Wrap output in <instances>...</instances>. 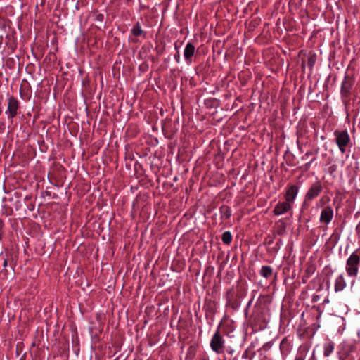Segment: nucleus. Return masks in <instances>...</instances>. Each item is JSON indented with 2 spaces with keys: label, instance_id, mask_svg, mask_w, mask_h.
Segmentation results:
<instances>
[{
  "label": "nucleus",
  "instance_id": "8",
  "mask_svg": "<svg viewBox=\"0 0 360 360\" xmlns=\"http://www.w3.org/2000/svg\"><path fill=\"white\" fill-rule=\"evenodd\" d=\"M298 193V187L296 186H290L287 189L285 198V201L290 202L291 205L293 204Z\"/></svg>",
  "mask_w": 360,
  "mask_h": 360
},
{
  "label": "nucleus",
  "instance_id": "9",
  "mask_svg": "<svg viewBox=\"0 0 360 360\" xmlns=\"http://www.w3.org/2000/svg\"><path fill=\"white\" fill-rule=\"evenodd\" d=\"M18 108V101L13 98V97H9L7 111V112L8 113V117L13 118L16 115Z\"/></svg>",
  "mask_w": 360,
  "mask_h": 360
},
{
  "label": "nucleus",
  "instance_id": "11",
  "mask_svg": "<svg viewBox=\"0 0 360 360\" xmlns=\"http://www.w3.org/2000/svg\"><path fill=\"white\" fill-rule=\"evenodd\" d=\"M335 347V344L328 340L324 342L323 345V353L325 356H329L333 352Z\"/></svg>",
  "mask_w": 360,
  "mask_h": 360
},
{
  "label": "nucleus",
  "instance_id": "12",
  "mask_svg": "<svg viewBox=\"0 0 360 360\" xmlns=\"http://www.w3.org/2000/svg\"><path fill=\"white\" fill-rule=\"evenodd\" d=\"M272 272L273 270L271 267L269 266H263L260 269L259 274L264 278H267L271 276Z\"/></svg>",
  "mask_w": 360,
  "mask_h": 360
},
{
  "label": "nucleus",
  "instance_id": "7",
  "mask_svg": "<svg viewBox=\"0 0 360 360\" xmlns=\"http://www.w3.org/2000/svg\"><path fill=\"white\" fill-rule=\"evenodd\" d=\"M333 217V210L330 207H324L320 215V221L324 224H329Z\"/></svg>",
  "mask_w": 360,
  "mask_h": 360
},
{
  "label": "nucleus",
  "instance_id": "4",
  "mask_svg": "<svg viewBox=\"0 0 360 360\" xmlns=\"http://www.w3.org/2000/svg\"><path fill=\"white\" fill-rule=\"evenodd\" d=\"M292 205L287 201L278 202L274 207V213L276 215H282L292 210Z\"/></svg>",
  "mask_w": 360,
  "mask_h": 360
},
{
  "label": "nucleus",
  "instance_id": "1",
  "mask_svg": "<svg viewBox=\"0 0 360 360\" xmlns=\"http://www.w3.org/2000/svg\"><path fill=\"white\" fill-rule=\"evenodd\" d=\"M345 269L347 276L352 278V282L360 276V254L358 251H354L349 255Z\"/></svg>",
  "mask_w": 360,
  "mask_h": 360
},
{
  "label": "nucleus",
  "instance_id": "10",
  "mask_svg": "<svg viewBox=\"0 0 360 360\" xmlns=\"http://www.w3.org/2000/svg\"><path fill=\"white\" fill-rule=\"evenodd\" d=\"M347 285L345 278L342 274L339 275L335 281V290L336 292L342 291Z\"/></svg>",
  "mask_w": 360,
  "mask_h": 360
},
{
  "label": "nucleus",
  "instance_id": "14",
  "mask_svg": "<svg viewBox=\"0 0 360 360\" xmlns=\"http://www.w3.org/2000/svg\"><path fill=\"white\" fill-rule=\"evenodd\" d=\"M232 240V236L229 231H226L222 235V241L224 243L229 245Z\"/></svg>",
  "mask_w": 360,
  "mask_h": 360
},
{
  "label": "nucleus",
  "instance_id": "2",
  "mask_svg": "<svg viewBox=\"0 0 360 360\" xmlns=\"http://www.w3.org/2000/svg\"><path fill=\"white\" fill-rule=\"evenodd\" d=\"M335 138V142L338 146L339 150L344 153L346 151V148L350 143V137L348 132L346 130L344 131H335L334 132Z\"/></svg>",
  "mask_w": 360,
  "mask_h": 360
},
{
  "label": "nucleus",
  "instance_id": "18",
  "mask_svg": "<svg viewBox=\"0 0 360 360\" xmlns=\"http://www.w3.org/2000/svg\"><path fill=\"white\" fill-rule=\"evenodd\" d=\"M315 160V158H314L309 162L307 163L305 165L306 166V168L308 169L310 166H311V164L312 163V162Z\"/></svg>",
  "mask_w": 360,
  "mask_h": 360
},
{
  "label": "nucleus",
  "instance_id": "15",
  "mask_svg": "<svg viewBox=\"0 0 360 360\" xmlns=\"http://www.w3.org/2000/svg\"><path fill=\"white\" fill-rule=\"evenodd\" d=\"M316 63V58L314 56H311L309 57L307 60V65L309 67L310 69H312L313 66Z\"/></svg>",
  "mask_w": 360,
  "mask_h": 360
},
{
  "label": "nucleus",
  "instance_id": "6",
  "mask_svg": "<svg viewBox=\"0 0 360 360\" xmlns=\"http://www.w3.org/2000/svg\"><path fill=\"white\" fill-rule=\"evenodd\" d=\"M322 191V186L319 183L313 184L311 188L308 190L305 199L307 200H311L314 198L319 195Z\"/></svg>",
  "mask_w": 360,
  "mask_h": 360
},
{
  "label": "nucleus",
  "instance_id": "13",
  "mask_svg": "<svg viewBox=\"0 0 360 360\" xmlns=\"http://www.w3.org/2000/svg\"><path fill=\"white\" fill-rule=\"evenodd\" d=\"M143 31L139 24V22H137L133 28L131 30V33L134 34V36L139 37L143 34Z\"/></svg>",
  "mask_w": 360,
  "mask_h": 360
},
{
  "label": "nucleus",
  "instance_id": "20",
  "mask_svg": "<svg viewBox=\"0 0 360 360\" xmlns=\"http://www.w3.org/2000/svg\"><path fill=\"white\" fill-rule=\"evenodd\" d=\"M6 263H7V262H6V261L5 260V261H4V266H6Z\"/></svg>",
  "mask_w": 360,
  "mask_h": 360
},
{
  "label": "nucleus",
  "instance_id": "5",
  "mask_svg": "<svg viewBox=\"0 0 360 360\" xmlns=\"http://www.w3.org/2000/svg\"><path fill=\"white\" fill-rule=\"evenodd\" d=\"M195 47L192 42H188L184 51V56L188 65L191 64L192 57L194 56Z\"/></svg>",
  "mask_w": 360,
  "mask_h": 360
},
{
  "label": "nucleus",
  "instance_id": "16",
  "mask_svg": "<svg viewBox=\"0 0 360 360\" xmlns=\"http://www.w3.org/2000/svg\"><path fill=\"white\" fill-rule=\"evenodd\" d=\"M221 211H224V215L226 216V218L230 217V210L227 207H221Z\"/></svg>",
  "mask_w": 360,
  "mask_h": 360
},
{
  "label": "nucleus",
  "instance_id": "21",
  "mask_svg": "<svg viewBox=\"0 0 360 360\" xmlns=\"http://www.w3.org/2000/svg\"><path fill=\"white\" fill-rule=\"evenodd\" d=\"M22 92H23V91H20V94H21L22 96Z\"/></svg>",
  "mask_w": 360,
  "mask_h": 360
},
{
  "label": "nucleus",
  "instance_id": "3",
  "mask_svg": "<svg viewBox=\"0 0 360 360\" xmlns=\"http://www.w3.org/2000/svg\"><path fill=\"white\" fill-rule=\"evenodd\" d=\"M210 347L217 354H221L223 352L224 347V340L217 330L212 338L210 342Z\"/></svg>",
  "mask_w": 360,
  "mask_h": 360
},
{
  "label": "nucleus",
  "instance_id": "17",
  "mask_svg": "<svg viewBox=\"0 0 360 360\" xmlns=\"http://www.w3.org/2000/svg\"><path fill=\"white\" fill-rule=\"evenodd\" d=\"M312 153L311 151H308L305 153V155L303 156L302 159L306 160L309 155H311Z\"/></svg>",
  "mask_w": 360,
  "mask_h": 360
},
{
  "label": "nucleus",
  "instance_id": "19",
  "mask_svg": "<svg viewBox=\"0 0 360 360\" xmlns=\"http://www.w3.org/2000/svg\"><path fill=\"white\" fill-rule=\"evenodd\" d=\"M175 56H176V57H175V58H176V60L177 61H179V54H176V55H175Z\"/></svg>",
  "mask_w": 360,
  "mask_h": 360
}]
</instances>
